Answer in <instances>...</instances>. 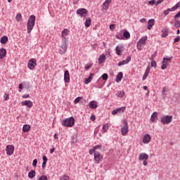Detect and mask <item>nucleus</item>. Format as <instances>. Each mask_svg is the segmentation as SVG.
Listing matches in <instances>:
<instances>
[{"label":"nucleus","instance_id":"1","mask_svg":"<svg viewBox=\"0 0 180 180\" xmlns=\"http://www.w3.org/2000/svg\"><path fill=\"white\" fill-rule=\"evenodd\" d=\"M36 23V16L34 15H32L28 18V22L27 24V33H32V30H33V27H34V25Z\"/></svg>","mask_w":180,"mask_h":180},{"label":"nucleus","instance_id":"2","mask_svg":"<svg viewBox=\"0 0 180 180\" xmlns=\"http://www.w3.org/2000/svg\"><path fill=\"white\" fill-rule=\"evenodd\" d=\"M75 124V119L73 117L66 118L62 121V125L65 127H72Z\"/></svg>","mask_w":180,"mask_h":180},{"label":"nucleus","instance_id":"3","mask_svg":"<svg viewBox=\"0 0 180 180\" xmlns=\"http://www.w3.org/2000/svg\"><path fill=\"white\" fill-rule=\"evenodd\" d=\"M68 41L67 39H62V46H60V53L64 54L67 51Z\"/></svg>","mask_w":180,"mask_h":180},{"label":"nucleus","instance_id":"4","mask_svg":"<svg viewBox=\"0 0 180 180\" xmlns=\"http://www.w3.org/2000/svg\"><path fill=\"white\" fill-rule=\"evenodd\" d=\"M139 161H143V164L144 167H147L148 165V162H147V160H148V155L146 153H140L139 156Z\"/></svg>","mask_w":180,"mask_h":180},{"label":"nucleus","instance_id":"5","mask_svg":"<svg viewBox=\"0 0 180 180\" xmlns=\"http://www.w3.org/2000/svg\"><path fill=\"white\" fill-rule=\"evenodd\" d=\"M172 60V58H164L162 62L161 69L162 70L167 69L168 67V64L171 63Z\"/></svg>","mask_w":180,"mask_h":180},{"label":"nucleus","instance_id":"6","mask_svg":"<svg viewBox=\"0 0 180 180\" xmlns=\"http://www.w3.org/2000/svg\"><path fill=\"white\" fill-rule=\"evenodd\" d=\"M146 41H147V36L143 37L137 43V50L140 51L141 50L142 46H144L146 44Z\"/></svg>","mask_w":180,"mask_h":180},{"label":"nucleus","instance_id":"7","mask_svg":"<svg viewBox=\"0 0 180 180\" xmlns=\"http://www.w3.org/2000/svg\"><path fill=\"white\" fill-rule=\"evenodd\" d=\"M77 15H79L81 18H86V15H88V10L86 8H79L76 11Z\"/></svg>","mask_w":180,"mask_h":180},{"label":"nucleus","instance_id":"8","mask_svg":"<svg viewBox=\"0 0 180 180\" xmlns=\"http://www.w3.org/2000/svg\"><path fill=\"white\" fill-rule=\"evenodd\" d=\"M161 122L163 124H169L172 122V116H163L161 117Z\"/></svg>","mask_w":180,"mask_h":180},{"label":"nucleus","instance_id":"9","mask_svg":"<svg viewBox=\"0 0 180 180\" xmlns=\"http://www.w3.org/2000/svg\"><path fill=\"white\" fill-rule=\"evenodd\" d=\"M124 124L121 128V133L122 136H126L129 133V124H127V121H124Z\"/></svg>","mask_w":180,"mask_h":180},{"label":"nucleus","instance_id":"10","mask_svg":"<svg viewBox=\"0 0 180 180\" xmlns=\"http://www.w3.org/2000/svg\"><path fill=\"white\" fill-rule=\"evenodd\" d=\"M103 159V157L101 155V153L99 152H95L94 153V162L96 164H99L101 161Z\"/></svg>","mask_w":180,"mask_h":180},{"label":"nucleus","instance_id":"11","mask_svg":"<svg viewBox=\"0 0 180 180\" xmlns=\"http://www.w3.org/2000/svg\"><path fill=\"white\" fill-rule=\"evenodd\" d=\"M36 65H37L36 59L32 58L31 60H29L28 68H30V70H34V67H36Z\"/></svg>","mask_w":180,"mask_h":180},{"label":"nucleus","instance_id":"12","mask_svg":"<svg viewBox=\"0 0 180 180\" xmlns=\"http://www.w3.org/2000/svg\"><path fill=\"white\" fill-rule=\"evenodd\" d=\"M6 151L8 155H12L15 151V146L13 145H8L6 148Z\"/></svg>","mask_w":180,"mask_h":180},{"label":"nucleus","instance_id":"13","mask_svg":"<svg viewBox=\"0 0 180 180\" xmlns=\"http://www.w3.org/2000/svg\"><path fill=\"white\" fill-rule=\"evenodd\" d=\"M126 110V107H121L112 111V115H117V113H123Z\"/></svg>","mask_w":180,"mask_h":180},{"label":"nucleus","instance_id":"14","mask_svg":"<svg viewBox=\"0 0 180 180\" xmlns=\"http://www.w3.org/2000/svg\"><path fill=\"white\" fill-rule=\"evenodd\" d=\"M131 61V57L130 56L127 57L126 60H122L118 63V66L120 67L122 65H124V64H129Z\"/></svg>","mask_w":180,"mask_h":180},{"label":"nucleus","instance_id":"15","mask_svg":"<svg viewBox=\"0 0 180 180\" xmlns=\"http://www.w3.org/2000/svg\"><path fill=\"white\" fill-rule=\"evenodd\" d=\"M110 2H112V0H105L103 4L102 11H108V9H109V5H110Z\"/></svg>","mask_w":180,"mask_h":180},{"label":"nucleus","instance_id":"16","mask_svg":"<svg viewBox=\"0 0 180 180\" xmlns=\"http://www.w3.org/2000/svg\"><path fill=\"white\" fill-rule=\"evenodd\" d=\"M150 141H151V136L148 134H145L143 139V144H148Z\"/></svg>","mask_w":180,"mask_h":180},{"label":"nucleus","instance_id":"17","mask_svg":"<svg viewBox=\"0 0 180 180\" xmlns=\"http://www.w3.org/2000/svg\"><path fill=\"white\" fill-rule=\"evenodd\" d=\"M22 106H27L29 108L33 107V102L31 101H25L21 103Z\"/></svg>","mask_w":180,"mask_h":180},{"label":"nucleus","instance_id":"18","mask_svg":"<svg viewBox=\"0 0 180 180\" xmlns=\"http://www.w3.org/2000/svg\"><path fill=\"white\" fill-rule=\"evenodd\" d=\"M89 108L90 109H96L98 108V102L92 101L89 103Z\"/></svg>","mask_w":180,"mask_h":180},{"label":"nucleus","instance_id":"19","mask_svg":"<svg viewBox=\"0 0 180 180\" xmlns=\"http://www.w3.org/2000/svg\"><path fill=\"white\" fill-rule=\"evenodd\" d=\"M155 23V20L154 19H150L148 21V30H151L153 29V26H154Z\"/></svg>","mask_w":180,"mask_h":180},{"label":"nucleus","instance_id":"20","mask_svg":"<svg viewBox=\"0 0 180 180\" xmlns=\"http://www.w3.org/2000/svg\"><path fill=\"white\" fill-rule=\"evenodd\" d=\"M64 81L65 82H66L67 84H68V82H70V72L68 70H65V74H64Z\"/></svg>","mask_w":180,"mask_h":180},{"label":"nucleus","instance_id":"21","mask_svg":"<svg viewBox=\"0 0 180 180\" xmlns=\"http://www.w3.org/2000/svg\"><path fill=\"white\" fill-rule=\"evenodd\" d=\"M5 57H6V49L1 48L0 49V60L5 58Z\"/></svg>","mask_w":180,"mask_h":180},{"label":"nucleus","instance_id":"22","mask_svg":"<svg viewBox=\"0 0 180 180\" xmlns=\"http://www.w3.org/2000/svg\"><path fill=\"white\" fill-rule=\"evenodd\" d=\"M169 91V89L168 87L165 86L163 87L162 91V96L163 99H165L167 98V92Z\"/></svg>","mask_w":180,"mask_h":180},{"label":"nucleus","instance_id":"23","mask_svg":"<svg viewBox=\"0 0 180 180\" xmlns=\"http://www.w3.org/2000/svg\"><path fill=\"white\" fill-rule=\"evenodd\" d=\"M162 37H167V36H168V33H169V29L167 27L163 28L162 30Z\"/></svg>","mask_w":180,"mask_h":180},{"label":"nucleus","instance_id":"24","mask_svg":"<svg viewBox=\"0 0 180 180\" xmlns=\"http://www.w3.org/2000/svg\"><path fill=\"white\" fill-rule=\"evenodd\" d=\"M105 60H106V56H105V54H101L98 58V64H103L105 63Z\"/></svg>","mask_w":180,"mask_h":180},{"label":"nucleus","instance_id":"25","mask_svg":"<svg viewBox=\"0 0 180 180\" xmlns=\"http://www.w3.org/2000/svg\"><path fill=\"white\" fill-rule=\"evenodd\" d=\"M157 117H158V113L157 112H153L150 117V122L154 123V122H155V119H157Z\"/></svg>","mask_w":180,"mask_h":180},{"label":"nucleus","instance_id":"26","mask_svg":"<svg viewBox=\"0 0 180 180\" xmlns=\"http://www.w3.org/2000/svg\"><path fill=\"white\" fill-rule=\"evenodd\" d=\"M91 22H92V20L89 17H87L84 22L85 27H89V26H91Z\"/></svg>","mask_w":180,"mask_h":180},{"label":"nucleus","instance_id":"27","mask_svg":"<svg viewBox=\"0 0 180 180\" xmlns=\"http://www.w3.org/2000/svg\"><path fill=\"white\" fill-rule=\"evenodd\" d=\"M67 36H68V29H64L63 31H62V33H61V37L63 39H67Z\"/></svg>","mask_w":180,"mask_h":180},{"label":"nucleus","instance_id":"28","mask_svg":"<svg viewBox=\"0 0 180 180\" xmlns=\"http://www.w3.org/2000/svg\"><path fill=\"white\" fill-rule=\"evenodd\" d=\"M109 127H110V124L106 123L103 125V133H106L108 130H109Z\"/></svg>","mask_w":180,"mask_h":180},{"label":"nucleus","instance_id":"29","mask_svg":"<svg viewBox=\"0 0 180 180\" xmlns=\"http://www.w3.org/2000/svg\"><path fill=\"white\" fill-rule=\"evenodd\" d=\"M123 78V73L122 72H120L116 77V82H120L122 81V79Z\"/></svg>","mask_w":180,"mask_h":180},{"label":"nucleus","instance_id":"30","mask_svg":"<svg viewBox=\"0 0 180 180\" xmlns=\"http://www.w3.org/2000/svg\"><path fill=\"white\" fill-rule=\"evenodd\" d=\"M122 34H123V31H121L120 32H119L115 35L116 39H118V40H124V38Z\"/></svg>","mask_w":180,"mask_h":180},{"label":"nucleus","instance_id":"31","mask_svg":"<svg viewBox=\"0 0 180 180\" xmlns=\"http://www.w3.org/2000/svg\"><path fill=\"white\" fill-rule=\"evenodd\" d=\"M30 125L29 124H25L22 127V131L25 132V133H28V131H30Z\"/></svg>","mask_w":180,"mask_h":180},{"label":"nucleus","instance_id":"32","mask_svg":"<svg viewBox=\"0 0 180 180\" xmlns=\"http://www.w3.org/2000/svg\"><path fill=\"white\" fill-rule=\"evenodd\" d=\"M0 43H1V44H6V43H8V37H2L0 39Z\"/></svg>","mask_w":180,"mask_h":180},{"label":"nucleus","instance_id":"33","mask_svg":"<svg viewBox=\"0 0 180 180\" xmlns=\"http://www.w3.org/2000/svg\"><path fill=\"white\" fill-rule=\"evenodd\" d=\"M123 37L124 39H130V32L127 30H124L123 31Z\"/></svg>","mask_w":180,"mask_h":180},{"label":"nucleus","instance_id":"34","mask_svg":"<svg viewBox=\"0 0 180 180\" xmlns=\"http://www.w3.org/2000/svg\"><path fill=\"white\" fill-rule=\"evenodd\" d=\"M28 176L30 179H33L36 176V171L34 170H31L29 173H28Z\"/></svg>","mask_w":180,"mask_h":180},{"label":"nucleus","instance_id":"35","mask_svg":"<svg viewBox=\"0 0 180 180\" xmlns=\"http://www.w3.org/2000/svg\"><path fill=\"white\" fill-rule=\"evenodd\" d=\"M115 51L117 56H122V47L117 46L115 49Z\"/></svg>","mask_w":180,"mask_h":180},{"label":"nucleus","instance_id":"36","mask_svg":"<svg viewBox=\"0 0 180 180\" xmlns=\"http://www.w3.org/2000/svg\"><path fill=\"white\" fill-rule=\"evenodd\" d=\"M174 27H176V29H178L180 27V21L178 20H174Z\"/></svg>","mask_w":180,"mask_h":180},{"label":"nucleus","instance_id":"37","mask_svg":"<svg viewBox=\"0 0 180 180\" xmlns=\"http://www.w3.org/2000/svg\"><path fill=\"white\" fill-rule=\"evenodd\" d=\"M180 7V1H179L172 8V11H176V9H179Z\"/></svg>","mask_w":180,"mask_h":180},{"label":"nucleus","instance_id":"38","mask_svg":"<svg viewBox=\"0 0 180 180\" xmlns=\"http://www.w3.org/2000/svg\"><path fill=\"white\" fill-rule=\"evenodd\" d=\"M117 96L118 98H123V96H124V91H118L117 94Z\"/></svg>","mask_w":180,"mask_h":180},{"label":"nucleus","instance_id":"39","mask_svg":"<svg viewBox=\"0 0 180 180\" xmlns=\"http://www.w3.org/2000/svg\"><path fill=\"white\" fill-rule=\"evenodd\" d=\"M15 20L17 22H20V20H22V14L18 13L15 16Z\"/></svg>","mask_w":180,"mask_h":180},{"label":"nucleus","instance_id":"40","mask_svg":"<svg viewBox=\"0 0 180 180\" xmlns=\"http://www.w3.org/2000/svg\"><path fill=\"white\" fill-rule=\"evenodd\" d=\"M169 12H174V11L172 10V8H167V10H165L163 12V14L165 16H167V15H168V13H169Z\"/></svg>","mask_w":180,"mask_h":180},{"label":"nucleus","instance_id":"41","mask_svg":"<svg viewBox=\"0 0 180 180\" xmlns=\"http://www.w3.org/2000/svg\"><path fill=\"white\" fill-rule=\"evenodd\" d=\"M82 99H84L82 97H77V98L74 101V103L77 104V103H78V102H80L81 101H82Z\"/></svg>","mask_w":180,"mask_h":180},{"label":"nucleus","instance_id":"42","mask_svg":"<svg viewBox=\"0 0 180 180\" xmlns=\"http://www.w3.org/2000/svg\"><path fill=\"white\" fill-rule=\"evenodd\" d=\"M60 180H70V177L67 175H63L60 176Z\"/></svg>","mask_w":180,"mask_h":180},{"label":"nucleus","instance_id":"43","mask_svg":"<svg viewBox=\"0 0 180 180\" xmlns=\"http://www.w3.org/2000/svg\"><path fill=\"white\" fill-rule=\"evenodd\" d=\"M155 57H157V51H155L150 58V60H154V58H155Z\"/></svg>","mask_w":180,"mask_h":180},{"label":"nucleus","instance_id":"44","mask_svg":"<svg viewBox=\"0 0 180 180\" xmlns=\"http://www.w3.org/2000/svg\"><path fill=\"white\" fill-rule=\"evenodd\" d=\"M102 79H103V81H106L108 79V74L106 73L103 74Z\"/></svg>","mask_w":180,"mask_h":180},{"label":"nucleus","instance_id":"45","mask_svg":"<svg viewBox=\"0 0 180 180\" xmlns=\"http://www.w3.org/2000/svg\"><path fill=\"white\" fill-rule=\"evenodd\" d=\"M151 61V67H154L155 68H157V63L155 60H150Z\"/></svg>","mask_w":180,"mask_h":180},{"label":"nucleus","instance_id":"46","mask_svg":"<svg viewBox=\"0 0 180 180\" xmlns=\"http://www.w3.org/2000/svg\"><path fill=\"white\" fill-rule=\"evenodd\" d=\"M39 180H49V179H47V176H46V175H42V176H41L39 177Z\"/></svg>","mask_w":180,"mask_h":180},{"label":"nucleus","instance_id":"47","mask_svg":"<svg viewBox=\"0 0 180 180\" xmlns=\"http://www.w3.org/2000/svg\"><path fill=\"white\" fill-rule=\"evenodd\" d=\"M91 67H92V64L89 63V64H86L84 67L86 70H89V68H91Z\"/></svg>","mask_w":180,"mask_h":180},{"label":"nucleus","instance_id":"48","mask_svg":"<svg viewBox=\"0 0 180 180\" xmlns=\"http://www.w3.org/2000/svg\"><path fill=\"white\" fill-rule=\"evenodd\" d=\"M93 148H94V150H101V148H102V146L101 145H97L96 146H94Z\"/></svg>","mask_w":180,"mask_h":180},{"label":"nucleus","instance_id":"49","mask_svg":"<svg viewBox=\"0 0 180 180\" xmlns=\"http://www.w3.org/2000/svg\"><path fill=\"white\" fill-rule=\"evenodd\" d=\"M179 41H180V36H178L174 39V43H178Z\"/></svg>","mask_w":180,"mask_h":180},{"label":"nucleus","instance_id":"50","mask_svg":"<svg viewBox=\"0 0 180 180\" xmlns=\"http://www.w3.org/2000/svg\"><path fill=\"white\" fill-rule=\"evenodd\" d=\"M33 167H37V159H34L32 162Z\"/></svg>","mask_w":180,"mask_h":180},{"label":"nucleus","instance_id":"51","mask_svg":"<svg viewBox=\"0 0 180 180\" xmlns=\"http://www.w3.org/2000/svg\"><path fill=\"white\" fill-rule=\"evenodd\" d=\"M8 100H9V94H5L4 101H8Z\"/></svg>","mask_w":180,"mask_h":180},{"label":"nucleus","instance_id":"52","mask_svg":"<svg viewBox=\"0 0 180 180\" xmlns=\"http://www.w3.org/2000/svg\"><path fill=\"white\" fill-rule=\"evenodd\" d=\"M95 149H94V148H93L92 149H90L89 150V155H92V154H94V153H95Z\"/></svg>","mask_w":180,"mask_h":180},{"label":"nucleus","instance_id":"53","mask_svg":"<svg viewBox=\"0 0 180 180\" xmlns=\"http://www.w3.org/2000/svg\"><path fill=\"white\" fill-rule=\"evenodd\" d=\"M149 5H155V0H151L148 1Z\"/></svg>","mask_w":180,"mask_h":180},{"label":"nucleus","instance_id":"54","mask_svg":"<svg viewBox=\"0 0 180 180\" xmlns=\"http://www.w3.org/2000/svg\"><path fill=\"white\" fill-rule=\"evenodd\" d=\"M147 77H148V73L145 72L143 77V81H145V79H147Z\"/></svg>","mask_w":180,"mask_h":180},{"label":"nucleus","instance_id":"55","mask_svg":"<svg viewBox=\"0 0 180 180\" xmlns=\"http://www.w3.org/2000/svg\"><path fill=\"white\" fill-rule=\"evenodd\" d=\"M91 80H90L89 77H88L87 79H84V84H89V82H91Z\"/></svg>","mask_w":180,"mask_h":180},{"label":"nucleus","instance_id":"56","mask_svg":"<svg viewBox=\"0 0 180 180\" xmlns=\"http://www.w3.org/2000/svg\"><path fill=\"white\" fill-rule=\"evenodd\" d=\"M164 0H158L156 4H155V6H158V5H160V4H162V2Z\"/></svg>","mask_w":180,"mask_h":180},{"label":"nucleus","instance_id":"57","mask_svg":"<svg viewBox=\"0 0 180 180\" xmlns=\"http://www.w3.org/2000/svg\"><path fill=\"white\" fill-rule=\"evenodd\" d=\"M96 117H95V115H91V117H90V120L92 121V122H94V120H96Z\"/></svg>","mask_w":180,"mask_h":180},{"label":"nucleus","instance_id":"58","mask_svg":"<svg viewBox=\"0 0 180 180\" xmlns=\"http://www.w3.org/2000/svg\"><path fill=\"white\" fill-rule=\"evenodd\" d=\"M48 160L49 159H47V157H46L44 155L43 156V162H47Z\"/></svg>","mask_w":180,"mask_h":180},{"label":"nucleus","instance_id":"59","mask_svg":"<svg viewBox=\"0 0 180 180\" xmlns=\"http://www.w3.org/2000/svg\"><path fill=\"white\" fill-rule=\"evenodd\" d=\"M94 73H91V74H90V75H89V78L90 80L92 81V79H94Z\"/></svg>","mask_w":180,"mask_h":180},{"label":"nucleus","instance_id":"60","mask_svg":"<svg viewBox=\"0 0 180 180\" xmlns=\"http://www.w3.org/2000/svg\"><path fill=\"white\" fill-rule=\"evenodd\" d=\"M140 22L141 23H146V22H147V20L146 18H142V19L140 20Z\"/></svg>","mask_w":180,"mask_h":180},{"label":"nucleus","instance_id":"61","mask_svg":"<svg viewBox=\"0 0 180 180\" xmlns=\"http://www.w3.org/2000/svg\"><path fill=\"white\" fill-rule=\"evenodd\" d=\"M30 95H29V94H25V95L22 96V98H30Z\"/></svg>","mask_w":180,"mask_h":180},{"label":"nucleus","instance_id":"62","mask_svg":"<svg viewBox=\"0 0 180 180\" xmlns=\"http://www.w3.org/2000/svg\"><path fill=\"white\" fill-rule=\"evenodd\" d=\"M19 89H23V84L20 83L18 86Z\"/></svg>","mask_w":180,"mask_h":180},{"label":"nucleus","instance_id":"63","mask_svg":"<svg viewBox=\"0 0 180 180\" xmlns=\"http://www.w3.org/2000/svg\"><path fill=\"white\" fill-rule=\"evenodd\" d=\"M145 73L150 74V68H146Z\"/></svg>","mask_w":180,"mask_h":180},{"label":"nucleus","instance_id":"64","mask_svg":"<svg viewBox=\"0 0 180 180\" xmlns=\"http://www.w3.org/2000/svg\"><path fill=\"white\" fill-rule=\"evenodd\" d=\"M110 30H113V29H115V25H113V24L110 25Z\"/></svg>","mask_w":180,"mask_h":180}]
</instances>
